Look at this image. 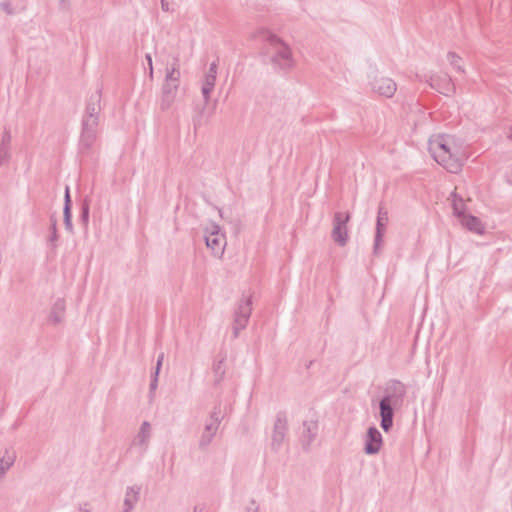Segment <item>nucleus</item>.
<instances>
[{
  "label": "nucleus",
  "mask_w": 512,
  "mask_h": 512,
  "mask_svg": "<svg viewBox=\"0 0 512 512\" xmlns=\"http://www.w3.org/2000/svg\"><path fill=\"white\" fill-rule=\"evenodd\" d=\"M433 159L450 173H458L463 166L462 141L453 135L439 134L429 140Z\"/></svg>",
  "instance_id": "nucleus-1"
},
{
  "label": "nucleus",
  "mask_w": 512,
  "mask_h": 512,
  "mask_svg": "<svg viewBox=\"0 0 512 512\" xmlns=\"http://www.w3.org/2000/svg\"><path fill=\"white\" fill-rule=\"evenodd\" d=\"M407 388L397 379H390L383 389V396L379 401L380 426L389 432L393 426L394 413L404 402Z\"/></svg>",
  "instance_id": "nucleus-2"
},
{
  "label": "nucleus",
  "mask_w": 512,
  "mask_h": 512,
  "mask_svg": "<svg viewBox=\"0 0 512 512\" xmlns=\"http://www.w3.org/2000/svg\"><path fill=\"white\" fill-rule=\"evenodd\" d=\"M179 58H174L170 68H167L165 80L162 85V96L160 107L162 110L169 109L176 98V94L180 84Z\"/></svg>",
  "instance_id": "nucleus-3"
},
{
  "label": "nucleus",
  "mask_w": 512,
  "mask_h": 512,
  "mask_svg": "<svg viewBox=\"0 0 512 512\" xmlns=\"http://www.w3.org/2000/svg\"><path fill=\"white\" fill-rule=\"evenodd\" d=\"M228 411V406L222 407V403L218 402L214 405L212 411L209 413L205 421L203 432L199 439V447L201 449L207 447L216 435L222 420L225 418Z\"/></svg>",
  "instance_id": "nucleus-4"
},
{
  "label": "nucleus",
  "mask_w": 512,
  "mask_h": 512,
  "mask_svg": "<svg viewBox=\"0 0 512 512\" xmlns=\"http://www.w3.org/2000/svg\"><path fill=\"white\" fill-rule=\"evenodd\" d=\"M267 40L273 53L271 56L273 66L283 71L290 69L294 60L289 46L273 34H270Z\"/></svg>",
  "instance_id": "nucleus-5"
},
{
  "label": "nucleus",
  "mask_w": 512,
  "mask_h": 512,
  "mask_svg": "<svg viewBox=\"0 0 512 512\" xmlns=\"http://www.w3.org/2000/svg\"><path fill=\"white\" fill-rule=\"evenodd\" d=\"M100 118H82L78 150L82 155H88L96 142Z\"/></svg>",
  "instance_id": "nucleus-6"
},
{
  "label": "nucleus",
  "mask_w": 512,
  "mask_h": 512,
  "mask_svg": "<svg viewBox=\"0 0 512 512\" xmlns=\"http://www.w3.org/2000/svg\"><path fill=\"white\" fill-rule=\"evenodd\" d=\"M252 297L243 295L234 312L233 337L238 338L241 330L245 329L252 313Z\"/></svg>",
  "instance_id": "nucleus-7"
},
{
  "label": "nucleus",
  "mask_w": 512,
  "mask_h": 512,
  "mask_svg": "<svg viewBox=\"0 0 512 512\" xmlns=\"http://www.w3.org/2000/svg\"><path fill=\"white\" fill-rule=\"evenodd\" d=\"M350 214L347 212H336L333 217L332 238L339 246H345L348 241L347 223Z\"/></svg>",
  "instance_id": "nucleus-8"
},
{
  "label": "nucleus",
  "mask_w": 512,
  "mask_h": 512,
  "mask_svg": "<svg viewBox=\"0 0 512 512\" xmlns=\"http://www.w3.org/2000/svg\"><path fill=\"white\" fill-rule=\"evenodd\" d=\"M220 227L212 223L210 228L206 229L205 243L211 249L214 256L221 257L224 253L226 241L225 237L219 233Z\"/></svg>",
  "instance_id": "nucleus-9"
},
{
  "label": "nucleus",
  "mask_w": 512,
  "mask_h": 512,
  "mask_svg": "<svg viewBox=\"0 0 512 512\" xmlns=\"http://www.w3.org/2000/svg\"><path fill=\"white\" fill-rule=\"evenodd\" d=\"M288 430L287 415L284 411H279L276 414V419L273 427L271 447L274 451H278L286 437Z\"/></svg>",
  "instance_id": "nucleus-10"
},
{
  "label": "nucleus",
  "mask_w": 512,
  "mask_h": 512,
  "mask_svg": "<svg viewBox=\"0 0 512 512\" xmlns=\"http://www.w3.org/2000/svg\"><path fill=\"white\" fill-rule=\"evenodd\" d=\"M370 85L374 92L387 98H391L397 90L395 81L389 77L384 76L375 77L370 82Z\"/></svg>",
  "instance_id": "nucleus-11"
},
{
  "label": "nucleus",
  "mask_w": 512,
  "mask_h": 512,
  "mask_svg": "<svg viewBox=\"0 0 512 512\" xmlns=\"http://www.w3.org/2000/svg\"><path fill=\"white\" fill-rule=\"evenodd\" d=\"M102 87L90 95L86 101L85 111L82 118H100L101 113Z\"/></svg>",
  "instance_id": "nucleus-12"
},
{
  "label": "nucleus",
  "mask_w": 512,
  "mask_h": 512,
  "mask_svg": "<svg viewBox=\"0 0 512 512\" xmlns=\"http://www.w3.org/2000/svg\"><path fill=\"white\" fill-rule=\"evenodd\" d=\"M388 212L383 208L379 207L377 218H376V230H375V237H374V253L376 254L378 252L379 247L381 246L383 242V237L386 232V226L388 223Z\"/></svg>",
  "instance_id": "nucleus-13"
},
{
  "label": "nucleus",
  "mask_w": 512,
  "mask_h": 512,
  "mask_svg": "<svg viewBox=\"0 0 512 512\" xmlns=\"http://www.w3.org/2000/svg\"><path fill=\"white\" fill-rule=\"evenodd\" d=\"M382 445V435L380 431L375 427L371 426L368 428L365 438L364 452L367 455L377 454Z\"/></svg>",
  "instance_id": "nucleus-14"
},
{
  "label": "nucleus",
  "mask_w": 512,
  "mask_h": 512,
  "mask_svg": "<svg viewBox=\"0 0 512 512\" xmlns=\"http://www.w3.org/2000/svg\"><path fill=\"white\" fill-rule=\"evenodd\" d=\"M150 438L151 425L148 421H143L131 445L133 447H138L140 454L143 455L148 449Z\"/></svg>",
  "instance_id": "nucleus-15"
},
{
  "label": "nucleus",
  "mask_w": 512,
  "mask_h": 512,
  "mask_svg": "<svg viewBox=\"0 0 512 512\" xmlns=\"http://www.w3.org/2000/svg\"><path fill=\"white\" fill-rule=\"evenodd\" d=\"M318 434V424L315 421H304L302 432V446L303 449L308 451L312 442Z\"/></svg>",
  "instance_id": "nucleus-16"
},
{
  "label": "nucleus",
  "mask_w": 512,
  "mask_h": 512,
  "mask_svg": "<svg viewBox=\"0 0 512 512\" xmlns=\"http://www.w3.org/2000/svg\"><path fill=\"white\" fill-rule=\"evenodd\" d=\"M429 84L432 88L437 89L440 93L444 95H449L450 93H453L455 89L452 80L448 75L431 76Z\"/></svg>",
  "instance_id": "nucleus-17"
},
{
  "label": "nucleus",
  "mask_w": 512,
  "mask_h": 512,
  "mask_svg": "<svg viewBox=\"0 0 512 512\" xmlns=\"http://www.w3.org/2000/svg\"><path fill=\"white\" fill-rule=\"evenodd\" d=\"M460 221L461 224L471 232H474L478 235H482L485 232V227L482 221L472 214H463V216L460 218Z\"/></svg>",
  "instance_id": "nucleus-18"
},
{
  "label": "nucleus",
  "mask_w": 512,
  "mask_h": 512,
  "mask_svg": "<svg viewBox=\"0 0 512 512\" xmlns=\"http://www.w3.org/2000/svg\"><path fill=\"white\" fill-rule=\"evenodd\" d=\"M63 220L65 229L70 233L73 232V224H72V201L70 196V189L68 186L65 188L64 194V207H63Z\"/></svg>",
  "instance_id": "nucleus-19"
},
{
  "label": "nucleus",
  "mask_w": 512,
  "mask_h": 512,
  "mask_svg": "<svg viewBox=\"0 0 512 512\" xmlns=\"http://www.w3.org/2000/svg\"><path fill=\"white\" fill-rule=\"evenodd\" d=\"M140 490L141 488L136 485L127 487L123 502V512H132V510L135 507V504L139 500Z\"/></svg>",
  "instance_id": "nucleus-20"
},
{
  "label": "nucleus",
  "mask_w": 512,
  "mask_h": 512,
  "mask_svg": "<svg viewBox=\"0 0 512 512\" xmlns=\"http://www.w3.org/2000/svg\"><path fill=\"white\" fill-rule=\"evenodd\" d=\"M65 300L58 298L54 303L50 311L49 322L53 325H58L63 319L65 312Z\"/></svg>",
  "instance_id": "nucleus-21"
},
{
  "label": "nucleus",
  "mask_w": 512,
  "mask_h": 512,
  "mask_svg": "<svg viewBox=\"0 0 512 512\" xmlns=\"http://www.w3.org/2000/svg\"><path fill=\"white\" fill-rule=\"evenodd\" d=\"M15 454L14 452L5 451L4 455L0 459V480L6 474L7 470L14 464L15 462Z\"/></svg>",
  "instance_id": "nucleus-22"
},
{
  "label": "nucleus",
  "mask_w": 512,
  "mask_h": 512,
  "mask_svg": "<svg viewBox=\"0 0 512 512\" xmlns=\"http://www.w3.org/2000/svg\"><path fill=\"white\" fill-rule=\"evenodd\" d=\"M224 360L225 358L222 357L221 359L216 360L212 366V371L214 373V382L216 385L219 384L224 379L225 376Z\"/></svg>",
  "instance_id": "nucleus-23"
},
{
  "label": "nucleus",
  "mask_w": 512,
  "mask_h": 512,
  "mask_svg": "<svg viewBox=\"0 0 512 512\" xmlns=\"http://www.w3.org/2000/svg\"><path fill=\"white\" fill-rule=\"evenodd\" d=\"M452 196V207H453V212L454 214L458 217V218H461L463 216L464 211V203H463V200L460 196H458L456 193H452L451 194Z\"/></svg>",
  "instance_id": "nucleus-24"
},
{
  "label": "nucleus",
  "mask_w": 512,
  "mask_h": 512,
  "mask_svg": "<svg viewBox=\"0 0 512 512\" xmlns=\"http://www.w3.org/2000/svg\"><path fill=\"white\" fill-rule=\"evenodd\" d=\"M89 217H90V203L89 200L85 199L81 204V212L79 219L81 223L85 226L89 223Z\"/></svg>",
  "instance_id": "nucleus-25"
},
{
  "label": "nucleus",
  "mask_w": 512,
  "mask_h": 512,
  "mask_svg": "<svg viewBox=\"0 0 512 512\" xmlns=\"http://www.w3.org/2000/svg\"><path fill=\"white\" fill-rule=\"evenodd\" d=\"M50 222V236L48 240L50 243L54 244L58 240L57 219L54 216H51Z\"/></svg>",
  "instance_id": "nucleus-26"
},
{
  "label": "nucleus",
  "mask_w": 512,
  "mask_h": 512,
  "mask_svg": "<svg viewBox=\"0 0 512 512\" xmlns=\"http://www.w3.org/2000/svg\"><path fill=\"white\" fill-rule=\"evenodd\" d=\"M11 158V147L0 145V166H3L9 162Z\"/></svg>",
  "instance_id": "nucleus-27"
},
{
  "label": "nucleus",
  "mask_w": 512,
  "mask_h": 512,
  "mask_svg": "<svg viewBox=\"0 0 512 512\" xmlns=\"http://www.w3.org/2000/svg\"><path fill=\"white\" fill-rule=\"evenodd\" d=\"M448 60L450 62V64L458 71V72H464V69L462 68V66L459 64V61L461 60V58L454 52H449L448 55Z\"/></svg>",
  "instance_id": "nucleus-28"
},
{
  "label": "nucleus",
  "mask_w": 512,
  "mask_h": 512,
  "mask_svg": "<svg viewBox=\"0 0 512 512\" xmlns=\"http://www.w3.org/2000/svg\"><path fill=\"white\" fill-rule=\"evenodd\" d=\"M11 140H12V136H11L10 130L5 128L3 131V134H2L0 145L11 147Z\"/></svg>",
  "instance_id": "nucleus-29"
},
{
  "label": "nucleus",
  "mask_w": 512,
  "mask_h": 512,
  "mask_svg": "<svg viewBox=\"0 0 512 512\" xmlns=\"http://www.w3.org/2000/svg\"><path fill=\"white\" fill-rule=\"evenodd\" d=\"M158 377H159L158 371H154L151 375V380H150V385H149L150 392H154L157 389Z\"/></svg>",
  "instance_id": "nucleus-30"
},
{
  "label": "nucleus",
  "mask_w": 512,
  "mask_h": 512,
  "mask_svg": "<svg viewBox=\"0 0 512 512\" xmlns=\"http://www.w3.org/2000/svg\"><path fill=\"white\" fill-rule=\"evenodd\" d=\"M213 89H214L213 87L202 85L201 92H202L205 104H208V102L210 100V95H211V92L213 91Z\"/></svg>",
  "instance_id": "nucleus-31"
},
{
  "label": "nucleus",
  "mask_w": 512,
  "mask_h": 512,
  "mask_svg": "<svg viewBox=\"0 0 512 512\" xmlns=\"http://www.w3.org/2000/svg\"><path fill=\"white\" fill-rule=\"evenodd\" d=\"M0 8L7 13L8 15L14 14V10L12 8V5L9 1H3L0 3Z\"/></svg>",
  "instance_id": "nucleus-32"
},
{
  "label": "nucleus",
  "mask_w": 512,
  "mask_h": 512,
  "mask_svg": "<svg viewBox=\"0 0 512 512\" xmlns=\"http://www.w3.org/2000/svg\"><path fill=\"white\" fill-rule=\"evenodd\" d=\"M215 83H216V77L215 76H211V75L205 74L202 85L210 86V87L214 88L215 87Z\"/></svg>",
  "instance_id": "nucleus-33"
},
{
  "label": "nucleus",
  "mask_w": 512,
  "mask_h": 512,
  "mask_svg": "<svg viewBox=\"0 0 512 512\" xmlns=\"http://www.w3.org/2000/svg\"><path fill=\"white\" fill-rule=\"evenodd\" d=\"M59 9L68 12L70 10V0H59Z\"/></svg>",
  "instance_id": "nucleus-34"
},
{
  "label": "nucleus",
  "mask_w": 512,
  "mask_h": 512,
  "mask_svg": "<svg viewBox=\"0 0 512 512\" xmlns=\"http://www.w3.org/2000/svg\"><path fill=\"white\" fill-rule=\"evenodd\" d=\"M163 360H164V354H163V353H161V354H159V355H158V357H157L156 367H155V370H154V371H158V373H160V370H161V367H162Z\"/></svg>",
  "instance_id": "nucleus-35"
},
{
  "label": "nucleus",
  "mask_w": 512,
  "mask_h": 512,
  "mask_svg": "<svg viewBox=\"0 0 512 512\" xmlns=\"http://www.w3.org/2000/svg\"><path fill=\"white\" fill-rule=\"evenodd\" d=\"M206 74L211 75V76H215V77L217 76V64L215 62H212L210 64V67H209V69H208Z\"/></svg>",
  "instance_id": "nucleus-36"
},
{
  "label": "nucleus",
  "mask_w": 512,
  "mask_h": 512,
  "mask_svg": "<svg viewBox=\"0 0 512 512\" xmlns=\"http://www.w3.org/2000/svg\"><path fill=\"white\" fill-rule=\"evenodd\" d=\"M259 506L256 505V502L254 500H251L250 506L246 508V512H258Z\"/></svg>",
  "instance_id": "nucleus-37"
},
{
  "label": "nucleus",
  "mask_w": 512,
  "mask_h": 512,
  "mask_svg": "<svg viewBox=\"0 0 512 512\" xmlns=\"http://www.w3.org/2000/svg\"><path fill=\"white\" fill-rule=\"evenodd\" d=\"M145 58L147 60L148 66H149L150 75H152L153 74L152 57L150 54H146Z\"/></svg>",
  "instance_id": "nucleus-38"
},
{
  "label": "nucleus",
  "mask_w": 512,
  "mask_h": 512,
  "mask_svg": "<svg viewBox=\"0 0 512 512\" xmlns=\"http://www.w3.org/2000/svg\"><path fill=\"white\" fill-rule=\"evenodd\" d=\"M205 510V506L204 505H196L194 507V512H203Z\"/></svg>",
  "instance_id": "nucleus-39"
},
{
  "label": "nucleus",
  "mask_w": 512,
  "mask_h": 512,
  "mask_svg": "<svg viewBox=\"0 0 512 512\" xmlns=\"http://www.w3.org/2000/svg\"><path fill=\"white\" fill-rule=\"evenodd\" d=\"M79 512H91V510L88 509L87 504H85L84 506L79 507Z\"/></svg>",
  "instance_id": "nucleus-40"
},
{
  "label": "nucleus",
  "mask_w": 512,
  "mask_h": 512,
  "mask_svg": "<svg viewBox=\"0 0 512 512\" xmlns=\"http://www.w3.org/2000/svg\"><path fill=\"white\" fill-rule=\"evenodd\" d=\"M161 7L164 11H168L169 7H168V3L165 2L164 0L161 1Z\"/></svg>",
  "instance_id": "nucleus-41"
},
{
  "label": "nucleus",
  "mask_w": 512,
  "mask_h": 512,
  "mask_svg": "<svg viewBox=\"0 0 512 512\" xmlns=\"http://www.w3.org/2000/svg\"><path fill=\"white\" fill-rule=\"evenodd\" d=\"M20 423L18 421H16L12 426H11V429L12 430H16L18 427H19Z\"/></svg>",
  "instance_id": "nucleus-42"
},
{
  "label": "nucleus",
  "mask_w": 512,
  "mask_h": 512,
  "mask_svg": "<svg viewBox=\"0 0 512 512\" xmlns=\"http://www.w3.org/2000/svg\"><path fill=\"white\" fill-rule=\"evenodd\" d=\"M220 217L224 218V214L222 211H220Z\"/></svg>",
  "instance_id": "nucleus-43"
},
{
  "label": "nucleus",
  "mask_w": 512,
  "mask_h": 512,
  "mask_svg": "<svg viewBox=\"0 0 512 512\" xmlns=\"http://www.w3.org/2000/svg\"><path fill=\"white\" fill-rule=\"evenodd\" d=\"M509 137L512 139V132H511V135Z\"/></svg>",
  "instance_id": "nucleus-44"
}]
</instances>
